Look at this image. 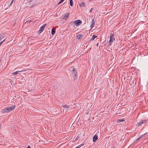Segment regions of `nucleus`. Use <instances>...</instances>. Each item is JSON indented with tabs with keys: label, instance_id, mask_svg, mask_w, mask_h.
<instances>
[{
	"label": "nucleus",
	"instance_id": "nucleus-2",
	"mask_svg": "<svg viewBox=\"0 0 148 148\" xmlns=\"http://www.w3.org/2000/svg\"><path fill=\"white\" fill-rule=\"evenodd\" d=\"M115 40V38L114 36V33H111L110 34V39L109 41V44L111 45L112 43Z\"/></svg>",
	"mask_w": 148,
	"mask_h": 148
},
{
	"label": "nucleus",
	"instance_id": "nucleus-5",
	"mask_svg": "<svg viewBox=\"0 0 148 148\" xmlns=\"http://www.w3.org/2000/svg\"><path fill=\"white\" fill-rule=\"evenodd\" d=\"M72 73L73 74L74 76H75V78L76 77V75L77 74V72L76 71V70L75 69L73 68V71H72Z\"/></svg>",
	"mask_w": 148,
	"mask_h": 148
},
{
	"label": "nucleus",
	"instance_id": "nucleus-19",
	"mask_svg": "<svg viewBox=\"0 0 148 148\" xmlns=\"http://www.w3.org/2000/svg\"><path fill=\"white\" fill-rule=\"evenodd\" d=\"M18 72V71H16L15 72H14V73H12V74L13 75H16L17 74Z\"/></svg>",
	"mask_w": 148,
	"mask_h": 148
},
{
	"label": "nucleus",
	"instance_id": "nucleus-7",
	"mask_svg": "<svg viewBox=\"0 0 148 148\" xmlns=\"http://www.w3.org/2000/svg\"><path fill=\"white\" fill-rule=\"evenodd\" d=\"M69 14L70 13H68L64 14L63 17V19H66L68 17Z\"/></svg>",
	"mask_w": 148,
	"mask_h": 148
},
{
	"label": "nucleus",
	"instance_id": "nucleus-11",
	"mask_svg": "<svg viewBox=\"0 0 148 148\" xmlns=\"http://www.w3.org/2000/svg\"><path fill=\"white\" fill-rule=\"evenodd\" d=\"M79 5L80 6L82 7H85V3L84 2H83L79 4Z\"/></svg>",
	"mask_w": 148,
	"mask_h": 148
},
{
	"label": "nucleus",
	"instance_id": "nucleus-10",
	"mask_svg": "<svg viewBox=\"0 0 148 148\" xmlns=\"http://www.w3.org/2000/svg\"><path fill=\"white\" fill-rule=\"evenodd\" d=\"M55 28H53L51 29V34L52 35H54L55 33Z\"/></svg>",
	"mask_w": 148,
	"mask_h": 148
},
{
	"label": "nucleus",
	"instance_id": "nucleus-32",
	"mask_svg": "<svg viewBox=\"0 0 148 148\" xmlns=\"http://www.w3.org/2000/svg\"><path fill=\"white\" fill-rule=\"evenodd\" d=\"M98 44H98V43H97V44H96V46H98Z\"/></svg>",
	"mask_w": 148,
	"mask_h": 148
},
{
	"label": "nucleus",
	"instance_id": "nucleus-17",
	"mask_svg": "<svg viewBox=\"0 0 148 148\" xmlns=\"http://www.w3.org/2000/svg\"><path fill=\"white\" fill-rule=\"evenodd\" d=\"M125 119H118V121L120 122H121L125 121Z\"/></svg>",
	"mask_w": 148,
	"mask_h": 148
},
{
	"label": "nucleus",
	"instance_id": "nucleus-31",
	"mask_svg": "<svg viewBox=\"0 0 148 148\" xmlns=\"http://www.w3.org/2000/svg\"><path fill=\"white\" fill-rule=\"evenodd\" d=\"M32 1H33V0H31L29 2V3H30Z\"/></svg>",
	"mask_w": 148,
	"mask_h": 148
},
{
	"label": "nucleus",
	"instance_id": "nucleus-29",
	"mask_svg": "<svg viewBox=\"0 0 148 148\" xmlns=\"http://www.w3.org/2000/svg\"><path fill=\"white\" fill-rule=\"evenodd\" d=\"M80 148V147H79V146H78L77 147H76L75 148Z\"/></svg>",
	"mask_w": 148,
	"mask_h": 148
},
{
	"label": "nucleus",
	"instance_id": "nucleus-18",
	"mask_svg": "<svg viewBox=\"0 0 148 148\" xmlns=\"http://www.w3.org/2000/svg\"><path fill=\"white\" fill-rule=\"evenodd\" d=\"M4 37L3 35L0 34V41L1 40V39H3Z\"/></svg>",
	"mask_w": 148,
	"mask_h": 148
},
{
	"label": "nucleus",
	"instance_id": "nucleus-21",
	"mask_svg": "<svg viewBox=\"0 0 148 148\" xmlns=\"http://www.w3.org/2000/svg\"><path fill=\"white\" fill-rule=\"evenodd\" d=\"M134 81H132V82H131L130 81V84L131 85H133L134 84Z\"/></svg>",
	"mask_w": 148,
	"mask_h": 148
},
{
	"label": "nucleus",
	"instance_id": "nucleus-22",
	"mask_svg": "<svg viewBox=\"0 0 148 148\" xmlns=\"http://www.w3.org/2000/svg\"><path fill=\"white\" fill-rule=\"evenodd\" d=\"M84 143L81 144H80V145H79V146L80 147H82V146H83L84 145Z\"/></svg>",
	"mask_w": 148,
	"mask_h": 148
},
{
	"label": "nucleus",
	"instance_id": "nucleus-23",
	"mask_svg": "<svg viewBox=\"0 0 148 148\" xmlns=\"http://www.w3.org/2000/svg\"><path fill=\"white\" fill-rule=\"evenodd\" d=\"M31 22H32V20H30V21H26L25 23H30Z\"/></svg>",
	"mask_w": 148,
	"mask_h": 148
},
{
	"label": "nucleus",
	"instance_id": "nucleus-24",
	"mask_svg": "<svg viewBox=\"0 0 148 148\" xmlns=\"http://www.w3.org/2000/svg\"><path fill=\"white\" fill-rule=\"evenodd\" d=\"M62 3V2H61V1H60L58 3L57 5H58Z\"/></svg>",
	"mask_w": 148,
	"mask_h": 148
},
{
	"label": "nucleus",
	"instance_id": "nucleus-20",
	"mask_svg": "<svg viewBox=\"0 0 148 148\" xmlns=\"http://www.w3.org/2000/svg\"><path fill=\"white\" fill-rule=\"evenodd\" d=\"M147 133H146L144 134H143V135L140 136V137H139L140 138V139L141 138H142L143 136H145Z\"/></svg>",
	"mask_w": 148,
	"mask_h": 148
},
{
	"label": "nucleus",
	"instance_id": "nucleus-15",
	"mask_svg": "<svg viewBox=\"0 0 148 148\" xmlns=\"http://www.w3.org/2000/svg\"><path fill=\"white\" fill-rule=\"evenodd\" d=\"M63 107H64V108L65 110H66L68 109V108H69V107L67 105H64L63 106Z\"/></svg>",
	"mask_w": 148,
	"mask_h": 148
},
{
	"label": "nucleus",
	"instance_id": "nucleus-26",
	"mask_svg": "<svg viewBox=\"0 0 148 148\" xmlns=\"http://www.w3.org/2000/svg\"><path fill=\"white\" fill-rule=\"evenodd\" d=\"M14 1V0H12V1L11 3H10V5L12 4V3H13V1Z\"/></svg>",
	"mask_w": 148,
	"mask_h": 148
},
{
	"label": "nucleus",
	"instance_id": "nucleus-30",
	"mask_svg": "<svg viewBox=\"0 0 148 148\" xmlns=\"http://www.w3.org/2000/svg\"><path fill=\"white\" fill-rule=\"evenodd\" d=\"M64 0H60L61 2H63Z\"/></svg>",
	"mask_w": 148,
	"mask_h": 148
},
{
	"label": "nucleus",
	"instance_id": "nucleus-14",
	"mask_svg": "<svg viewBox=\"0 0 148 148\" xmlns=\"http://www.w3.org/2000/svg\"><path fill=\"white\" fill-rule=\"evenodd\" d=\"M70 5L72 7L73 5V1L72 0H70Z\"/></svg>",
	"mask_w": 148,
	"mask_h": 148
},
{
	"label": "nucleus",
	"instance_id": "nucleus-27",
	"mask_svg": "<svg viewBox=\"0 0 148 148\" xmlns=\"http://www.w3.org/2000/svg\"><path fill=\"white\" fill-rule=\"evenodd\" d=\"M140 138H138L137 139H136V140H139Z\"/></svg>",
	"mask_w": 148,
	"mask_h": 148
},
{
	"label": "nucleus",
	"instance_id": "nucleus-33",
	"mask_svg": "<svg viewBox=\"0 0 148 148\" xmlns=\"http://www.w3.org/2000/svg\"><path fill=\"white\" fill-rule=\"evenodd\" d=\"M1 124L0 123V128H1Z\"/></svg>",
	"mask_w": 148,
	"mask_h": 148
},
{
	"label": "nucleus",
	"instance_id": "nucleus-25",
	"mask_svg": "<svg viewBox=\"0 0 148 148\" xmlns=\"http://www.w3.org/2000/svg\"><path fill=\"white\" fill-rule=\"evenodd\" d=\"M93 10V8H91L90 9V12H92V11Z\"/></svg>",
	"mask_w": 148,
	"mask_h": 148
},
{
	"label": "nucleus",
	"instance_id": "nucleus-34",
	"mask_svg": "<svg viewBox=\"0 0 148 148\" xmlns=\"http://www.w3.org/2000/svg\"><path fill=\"white\" fill-rule=\"evenodd\" d=\"M112 148H115L114 147H113Z\"/></svg>",
	"mask_w": 148,
	"mask_h": 148
},
{
	"label": "nucleus",
	"instance_id": "nucleus-12",
	"mask_svg": "<svg viewBox=\"0 0 148 148\" xmlns=\"http://www.w3.org/2000/svg\"><path fill=\"white\" fill-rule=\"evenodd\" d=\"M142 124V122L140 120L139 122L137 123L136 124V125L137 126H138L139 127V126H140Z\"/></svg>",
	"mask_w": 148,
	"mask_h": 148
},
{
	"label": "nucleus",
	"instance_id": "nucleus-3",
	"mask_svg": "<svg viewBox=\"0 0 148 148\" xmlns=\"http://www.w3.org/2000/svg\"><path fill=\"white\" fill-rule=\"evenodd\" d=\"M74 23L77 26L79 25L82 23V21L80 20H77L74 21Z\"/></svg>",
	"mask_w": 148,
	"mask_h": 148
},
{
	"label": "nucleus",
	"instance_id": "nucleus-16",
	"mask_svg": "<svg viewBox=\"0 0 148 148\" xmlns=\"http://www.w3.org/2000/svg\"><path fill=\"white\" fill-rule=\"evenodd\" d=\"M97 36L95 35H93L92 36V39H91V40H93L96 38Z\"/></svg>",
	"mask_w": 148,
	"mask_h": 148
},
{
	"label": "nucleus",
	"instance_id": "nucleus-13",
	"mask_svg": "<svg viewBox=\"0 0 148 148\" xmlns=\"http://www.w3.org/2000/svg\"><path fill=\"white\" fill-rule=\"evenodd\" d=\"M141 121L142 122V124L144 123H147V120H141Z\"/></svg>",
	"mask_w": 148,
	"mask_h": 148
},
{
	"label": "nucleus",
	"instance_id": "nucleus-6",
	"mask_svg": "<svg viewBox=\"0 0 148 148\" xmlns=\"http://www.w3.org/2000/svg\"><path fill=\"white\" fill-rule=\"evenodd\" d=\"M98 139V136L97 134H95L93 137L92 140L94 142H95Z\"/></svg>",
	"mask_w": 148,
	"mask_h": 148
},
{
	"label": "nucleus",
	"instance_id": "nucleus-35",
	"mask_svg": "<svg viewBox=\"0 0 148 148\" xmlns=\"http://www.w3.org/2000/svg\"><path fill=\"white\" fill-rule=\"evenodd\" d=\"M89 1H92V0H89Z\"/></svg>",
	"mask_w": 148,
	"mask_h": 148
},
{
	"label": "nucleus",
	"instance_id": "nucleus-8",
	"mask_svg": "<svg viewBox=\"0 0 148 148\" xmlns=\"http://www.w3.org/2000/svg\"><path fill=\"white\" fill-rule=\"evenodd\" d=\"M95 23L94 22V19H93L92 20V23L90 25L91 29L92 28L94 27L95 25Z\"/></svg>",
	"mask_w": 148,
	"mask_h": 148
},
{
	"label": "nucleus",
	"instance_id": "nucleus-1",
	"mask_svg": "<svg viewBox=\"0 0 148 148\" xmlns=\"http://www.w3.org/2000/svg\"><path fill=\"white\" fill-rule=\"evenodd\" d=\"M15 107V105H13L10 106L9 107H6V108L1 110V112L2 113H6L9 112L10 111H11L14 109Z\"/></svg>",
	"mask_w": 148,
	"mask_h": 148
},
{
	"label": "nucleus",
	"instance_id": "nucleus-9",
	"mask_svg": "<svg viewBox=\"0 0 148 148\" xmlns=\"http://www.w3.org/2000/svg\"><path fill=\"white\" fill-rule=\"evenodd\" d=\"M83 36L82 35L79 34L76 36V38L78 39H80L81 38H82Z\"/></svg>",
	"mask_w": 148,
	"mask_h": 148
},
{
	"label": "nucleus",
	"instance_id": "nucleus-4",
	"mask_svg": "<svg viewBox=\"0 0 148 148\" xmlns=\"http://www.w3.org/2000/svg\"><path fill=\"white\" fill-rule=\"evenodd\" d=\"M46 24L45 23L40 28V29L38 31V33L39 34H40L44 30V28L45 27V26Z\"/></svg>",
	"mask_w": 148,
	"mask_h": 148
},
{
	"label": "nucleus",
	"instance_id": "nucleus-28",
	"mask_svg": "<svg viewBox=\"0 0 148 148\" xmlns=\"http://www.w3.org/2000/svg\"><path fill=\"white\" fill-rule=\"evenodd\" d=\"M27 148H31V147L29 146H28L27 147Z\"/></svg>",
	"mask_w": 148,
	"mask_h": 148
}]
</instances>
